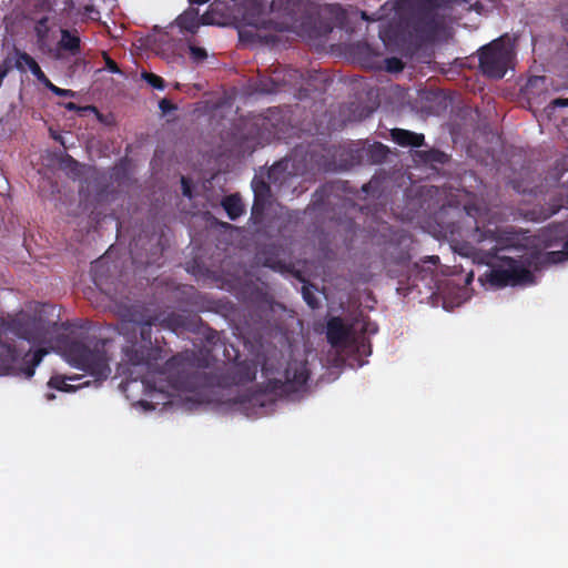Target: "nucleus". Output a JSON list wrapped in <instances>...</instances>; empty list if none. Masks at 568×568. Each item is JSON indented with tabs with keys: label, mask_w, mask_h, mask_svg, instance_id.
Segmentation results:
<instances>
[{
	"label": "nucleus",
	"mask_w": 568,
	"mask_h": 568,
	"mask_svg": "<svg viewBox=\"0 0 568 568\" xmlns=\"http://www.w3.org/2000/svg\"><path fill=\"white\" fill-rule=\"evenodd\" d=\"M102 264V260L95 261L93 265L94 284L108 295L112 302L113 312L121 318L120 333L129 335L133 333L134 341L128 339L131 344L123 348V362L132 366L150 365L154 358L152 354L159 352V348L152 347L151 327L159 322V315L152 312L145 303L133 298L130 293L118 291L111 292L103 287L104 281L97 274V268Z\"/></svg>",
	"instance_id": "1"
},
{
	"label": "nucleus",
	"mask_w": 568,
	"mask_h": 568,
	"mask_svg": "<svg viewBox=\"0 0 568 568\" xmlns=\"http://www.w3.org/2000/svg\"><path fill=\"white\" fill-rule=\"evenodd\" d=\"M0 326L4 332L37 347L33 353L28 352L23 356L22 372L27 378H31L36 367L48 354L42 346L53 341V336L58 332V323L45 318L44 305L30 304L26 308L0 317Z\"/></svg>",
	"instance_id": "2"
},
{
	"label": "nucleus",
	"mask_w": 568,
	"mask_h": 568,
	"mask_svg": "<svg viewBox=\"0 0 568 568\" xmlns=\"http://www.w3.org/2000/svg\"><path fill=\"white\" fill-rule=\"evenodd\" d=\"M311 13V0H244L243 20L247 26L282 31L302 24Z\"/></svg>",
	"instance_id": "3"
},
{
	"label": "nucleus",
	"mask_w": 568,
	"mask_h": 568,
	"mask_svg": "<svg viewBox=\"0 0 568 568\" xmlns=\"http://www.w3.org/2000/svg\"><path fill=\"white\" fill-rule=\"evenodd\" d=\"M417 6L406 21L407 37L415 49L436 42L446 31V14L450 0H399Z\"/></svg>",
	"instance_id": "4"
},
{
	"label": "nucleus",
	"mask_w": 568,
	"mask_h": 568,
	"mask_svg": "<svg viewBox=\"0 0 568 568\" xmlns=\"http://www.w3.org/2000/svg\"><path fill=\"white\" fill-rule=\"evenodd\" d=\"M207 367V359L197 356L194 351H184L165 362L164 371L169 375L171 385L185 392H195L210 385L203 368Z\"/></svg>",
	"instance_id": "5"
},
{
	"label": "nucleus",
	"mask_w": 568,
	"mask_h": 568,
	"mask_svg": "<svg viewBox=\"0 0 568 568\" xmlns=\"http://www.w3.org/2000/svg\"><path fill=\"white\" fill-rule=\"evenodd\" d=\"M108 339H99L93 346L82 341H70L65 344L63 353L67 361L97 381H104L111 374L110 357L106 352Z\"/></svg>",
	"instance_id": "6"
},
{
	"label": "nucleus",
	"mask_w": 568,
	"mask_h": 568,
	"mask_svg": "<svg viewBox=\"0 0 568 568\" xmlns=\"http://www.w3.org/2000/svg\"><path fill=\"white\" fill-rule=\"evenodd\" d=\"M479 70L489 79H503L515 60V44L506 33L477 51Z\"/></svg>",
	"instance_id": "7"
},
{
	"label": "nucleus",
	"mask_w": 568,
	"mask_h": 568,
	"mask_svg": "<svg viewBox=\"0 0 568 568\" xmlns=\"http://www.w3.org/2000/svg\"><path fill=\"white\" fill-rule=\"evenodd\" d=\"M476 245L465 244L462 246V254L471 257L479 264L491 265L498 258V252L506 247V239L497 230H480L476 226L474 234Z\"/></svg>",
	"instance_id": "8"
},
{
	"label": "nucleus",
	"mask_w": 568,
	"mask_h": 568,
	"mask_svg": "<svg viewBox=\"0 0 568 568\" xmlns=\"http://www.w3.org/2000/svg\"><path fill=\"white\" fill-rule=\"evenodd\" d=\"M303 74L288 67H276L271 75L258 74L250 82V88L255 93L276 94L290 91L302 85Z\"/></svg>",
	"instance_id": "9"
},
{
	"label": "nucleus",
	"mask_w": 568,
	"mask_h": 568,
	"mask_svg": "<svg viewBox=\"0 0 568 568\" xmlns=\"http://www.w3.org/2000/svg\"><path fill=\"white\" fill-rule=\"evenodd\" d=\"M501 261L504 267H493L484 274L485 282L491 287L503 288L531 282V272L520 261L513 257H505Z\"/></svg>",
	"instance_id": "10"
},
{
	"label": "nucleus",
	"mask_w": 568,
	"mask_h": 568,
	"mask_svg": "<svg viewBox=\"0 0 568 568\" xmlns=\"http://www.w3.org/2000/svg\"><path fill=\"white\" fill-rule=\"evenodd\" d=\"M410 237L405 233H393L389 241L385 243L383 260L385 266L392 273H402L410 262Z\"/></svg>",
	"instance_id": "11"
},
{
	"label": "nucleus",
	"mask_w": 568,
	"mask_h": 568,
	"mask_svg": "<svg viewBox=\"0 0 568 568\" xmlns=\"http://www.w3.org/2000/svg\"><path fill=\"white\" fill-rule=\"evenodd\" d=\"M257 365L254 361H242L230 366L223 375V384L226 386L246 385L256 377Z\"/></svg>",
	"instance_id": "12"
},
{
	"label": "nucleus",
	"mask_w": 568,
	"mask_h": 568,
	"mask_svg": "<svg viewBox=\"0 0 568 568\" xmlns=\"http://www.w3.org/2000/svg\"><path fill=\"white\" fill-rule=\"evenodd\" d=\"M310 378L306 362H290L284 371L283 389L285 392H298Z\"/></svg>",
	"instance_id": "13"
},
{
	"label": "nucleus",
	"mask_w": 568,
	"mask_h": 568,
	"mask_svg": "<svg viewBox=\"0 0 568 568\" xmlns=\"http://www.w3.org/2000/svg\"><path fill=\"white\" fill-rule=\"evenodd\" d=\"M326 338L335 348L346 347L351 342V327L339 316H333L326 324Z\"/></svg>",
	"instance_id": "14"
},
{
	"label": "nucleus",
	"mask_w": 568,
	"mask_h": 568,
	"mask_svg": "<svg viewBox=\"0 0 568 568\" xmlns=\"http://www.w3.org/2000/svg\"><path fill=\"white\" fill-rule=\"evenodd\" d=\"M61 38L58 41V49L68 52L72 57L81 53V39L77 30L61 29Z\"/></svg>",
	"instance_id": "15"
},
{
	"label": "nucleus",
	"mask_w": 568,
	"mask_h": 568,
	"mask_svg": "<svg viewBox=\"0 0 568 568\" xmlns=\"http://www.w3.org/2000/svg\"><path fill=\"white\" fill-rule=\"evenodd\" d=\"M392 139L400 146L419 148L424 144L425 136L405 129H393L390 131Z\"/></svg>",
	"instance_id": "16"
},
{
	"label": "nucleus",
	"mask_w": 568,
	"mask_h": 568,
	"mask_svg": "<svg viewBox=\"0 0 568 568\" xmlns=\"http://www.w3.org/2000/svg\"><path fill=\"white\" fill-rule=\"evenodd\" d=\"M16 67L19 70H24V67H27L31 73L36 77V79L44 84V82L48 81V77L45 73L41 70L38 62L27 52H17V61Z\"/></svg>",
	"instance_id": "17"
},
{
	"label": "nucleus",
	"mask_w": 568,
	"mask_h": 568,
	"mask_svg": "<svg viewBox=\"0 0 568 568\" xmlns=\"http://www.w3.org/2000/svg\"><path fill=\"white\" fill-rule=\"evenodd\" d=\"M334 189V185H323L321 189L316 190L313 194V199L311 204L307 206V212L310 214L321 213L324 206L329 203V195Z\"/></svg>",
	"instance_id": "18"
},
{
	"label": "nucleus",
	"mask_w": 568,
	"mask_h": 568,
	"mask_svg": "<svg viewBox=\"0 0 568 568\" xmlns=\"http://www.w3.org/2000/svg\"><path fill=\"white\" fill-rule=\"evenodd\" d=\"M326 11L333 18L334 22L325 23V26L321 30V33L327 34V33L332 32L334 27L344 29L346 21H347V14H346L345 10L338 4H331L326 8Z\"/></svg>",
	"instance_id": "19"
},
{
	"label": "nucleus",
	"mask_w": 568,
	"mask_h": 568,
	"mask_svg": "<svg viewBox=\"0 0 568 568\" xmlns=\"http://www.w3.org/2000/svg\"><path fill=\"white\" fill-rule=\"evenodd\" d=\"M254 203L252 206V215L263 213L265 199L270 195V185L264 181H253Z\"/></svg>",
	"instance_id": "20"
},
{
	"label": "nucleus",
	"mask_w": 568,
	"mask_h": 568,
	"mask_svg": "<svg viewBox=\"0 0 568 568\" xmlns=\"http://www.w3.org/2000/svg\"><path fill=\"white\" fill-rule=\"evenodd\" d=\"M222 206L230 220L234 221L244 213V205L239 194H231L222 200Z\"/></svg>",
	"instance_id": "21"
},
{
	"label": "nucleus",
	"mask_w": 568,
	"mask_h": 568,
	"mask_svg": "<svg viewBox=\"0 0 568 568\" xmlns=\"http://www.w3.org/2000/svg\"><path fill=\"white\" fill-rule=\"evenodd\" d=\"M176 23L182 30L193 33L199 28V18L194 12H184L178 17Z\"/></svg>",
	"instance_id": "22"
},
{
	"label": "nucleus",
	"mask_w": 568,
	"mask_h": 568,
	"mask_svg": "<svg viewBox=\"0 0 568 568\" xmlns=\"http://www.w3.org/2000/svg\"><path fill=\"white\" fill-rule=\"evenodd\" d=\"M367 153L372 163L379 164L386 159L388 149L382 143H375L371 145Z\"/></svg>",
	"instance_id": "23"
},
{
	"label": "nucleus",
	"mask_w": 568,
	"mask_h": 568,
	"mask_svg": "<svg viewBox=\"0 0 568 568\" xmlns=\"http://www.w3.org/2000/svg\"><path fill=\"white\" fill-rule=\"evenodd\" d=\"M420 158L426 163L445 164L448 161V155L445 152L436 149L423 151L420 153Z\"/></svg>",
	"instance_id": "24"
},
{
	"label": "nucleus",
	"mask_w": 568,
	"mask_h": 568,
	"mask_svg": "<svg viewBox=\"0 0 568 568\" xmlns=\"http://www.w3.org/2000/svg\"><path fill=\"white\" fill-rule=\"evenodd\" d=\"M48 386L61 392H72L75 389L74 386L68 384L67 378L61 375L52 376L48 382Z\"/></svg>",
	"instance_id": "25"
},
{
	"label": "nucleus",
	"mask_w": 568,
	"mask_h": 568,
	"mask_svg": "<svg viewBox=\"0 0 568 568\" xmlns=\"http://www.w3.org/2000/svg\"><path fill=\"white\" fill-rule=\"evenodd\" d=\"M141 78L152 88L158 90H164L165 89V81L160 75L143 71L141 73Z\"/></svg>",
	"instance_id": "26"
},
{
	"label": "nucleus",
	"mask_w": 568,
	"mask_h": 568,
	"mask_svg": "<svg viewBox=\"0 0 568 568\" xmlns=\"http://www.w3.org/2000/svg\"><path fill=\"white\" fill-rule=\"evenodd\" d=\"M2 348H3L4 353H6V363H4L3 367L6 369H9L19 359L20 354L16 349V347L10 345V344H3Z\"/></svg>",
	"instance_id": "27"
},
{
	"label": "nucleus",
	"mask_w": 568,
	"mask_h": 568,
	"mask_svg": "<svg viewBox=\"0 0 568 568\" xmlns=\"http://www.w3.org/2000/svg\"><path fill=\"white\" fill-rule=\"evenodd\" d=\"M384 69L390 73H397L403 71L404 63L399 58L390 57L383 60Z\"/></svg>",
	"instance_id": "28"
},
{
	"label": "nucleus",
	"mask_w": 568,
	"mask_h": 568,
	"mask_svg": "<svg viewBox=\"0 0 568 568\" xmlns=\"http://www.w3.org/2000/svg\"><path fill=\"white\" fill-rule=\"evenodd\" d=\"M48 22H49L48 17H42L36 22L34 32H36L38 40H40V41H43L44 39H47V37L49 34Z\"/></svg>",
	"instance_id": "29"
},
{
	"label": "nucleus",
	"mask_w": 568,
	"mask_h": 568,
	"mask_svg": "<svg viewBox=\"0 0 568 568\" xmlns=\"http://www.w3.org/2000/svg\"><path fill=\"white\" fill-rule=\"evenodd\" d=\"M568 260V240L564 244L561 251H552L547 253V261L550 263H560Z\"/></svg>",
	"instance_id": "30"
},
{
	"label": "nucleus",
	"mask_w": 568,
	"mask_h": 568,
	"mask_svg": "<svg viewBox=\"0 0 568 568\" xmlns=\"http://www.w3.org/2000/svg\"><path fill=\"white\" fill-rule=\"evenodd\" d=\"M302 295H303V298L304 301L306 302V304L312 307V308H316L318 307V300L316 298L314 292H313V286L312 285H308V284H304L303 287H302Z\"/></svg>",
	"instance_id": "31"
},
{
	"label": "nucleus",
	"mask_w": 568,
	"mask_h": 568,
	"mask_svg": "<svg viewBox=\"0 0 568 568\" xmlns=\"http://www.w3.org/2000/svg\"><path fill=\"white\" fill-rule=\"evenodd\" d=\"M264 265L282 273L291 272V264H286L285 262L273 257H266Z\"/></svg>",
	"instance_id": "32"
},
{
	"label": "nucleus",
	"mask_w": 568,
	"mask_h": 568,
	"mask_svg": "<svg viewBox=\"0 0 568 568\" xmlns=\"http://www.w3.org/2000/svg\"><path fill=\"white\" fill-rule=\"evenodd\" d=\"M354 343H355V348H356V352L358 353V355L368 356L372 354L371 342L368 339H366L365 337L355 339Z\"/></svg>",
	"instance_id": "33"
},
{
	"label": "nucleus",
	"mask_w": 568,
	"mask_h": 568,
	"mask_svg": "<svg viewBox=\"0 0 568 568\" xmlns=\"http://www.w3.org/2000/svg\"><path fill=\"white\" fill-rule=\"evenodd\" d=\"M48 90H50L54 95L58 97H70L73 98L75 95V92L68 89H61L57 85H54L49 79L43 84Z\"/></svg>",
	"instance_id": "34"
},
{
	"label": "nucleus",
	"mask_w": 568,
	"mask_h": 568,
	"mask_svg": "<svg viewBox=\"0 0 568 568\" xmlns=\"http://www.w3.org/2000/svg\"><path fill=\"white\" fill-rule=\"evenodd\" d=\"M190 55L194 62L199 63L207 58V52L204 48L190 45Z\"/></svg>",
	"instance_id": "35"
},
{
	"label": "nucleus",
	"mask_w": 568,
	"mask_h": 568,
	"mask_svg": "<svg viewBox=\"0 0 568 568\" xmlns=\"http://www.w3.org/2000/svg\"><path fill=\"white\" fill-rule=\"evenodd\" d=\"M138 246V242H134V244H131V255L134 263H140L142 265H152L156 262V257L148 256L146 258H139L138 255L134 252V248Z\"/></svg>",
	"instance_id": "36"
},
{
	"label": "nucleus",
	"mask_w": 568,
	"mask_h": 568,
	"mask_svg": "<svg viewBox=\"0 0 568 568\" xmlns=\"http://www.w3.org/2000/svg\"><path fill=\"white\" fill-rule=\"evenodd\" d=\"M103 58H104V61H105V68L108 69V71H110L111 73H121V70L119 68V65L116 64V62L111 59L108 53H103Z\"/></svg>",
	"instance_id": "37"
},
{
	"label": "nucleus",
	"mask_w": 568,
	"mask_h": 568,
	"mask_svg": "<svg viewBox=\"0 0 568 568\" xmlns=\"http://www.w3.org/2000/svg\"><path fill=\"white\" fill-rule=\"evenodd\" d=\"M159 108L163 113H169L171 111H174L176 109V105L171 102L169 99L163 98L159 102Z\"/></svg>",
	"instance_id": "38"
},
{
	"label": "nucleus",
	"mask_w": 568,
	"mask_h": 568,
	"mask_svg": "<svg viewBox=\"0 0 568 568\" xmlns=\"http://www.w3.org/2000/svg\"><path fill=\"white\" fill-rule=\"evenodd\" d=\"M181 184H182L183 195L191 197L192 196L191 185L189 183V180L185 176L181 178Z\"/></svg>",
	"instance_id": "39"
},
{
	"label": "nucleus",
	"mask_w": 568,
	"mask_h": 568,
	"mask_svg": "<svg viewBox=\"0 0 568 568\" xmlns=\"http://www.w3.org/2000/svg\"><path fill=\"white\" fill-rule=\"evenodd\" d=\"M538 83L544 84L545 83V77H534L529 79L527 84V90H530L532 87H537Z\"/></svg>",
	"instance_id": "40"
},
{
	"label": "nucleus",
	"mask_w": 568,
	"mask_h": 568,
	"mask_svg": "<svg viewBox=\"0 0 568 568\" xmlns=\"http://www.w3.org/2000/svg\"><path fill=\"white\" fill-rule=\"evenodd\" d=\"M551 104L554 106L566 108L568 106V98H557L551 102Z\"/></svg>",
	"instance_id": "41"
},
{
	"label": "nucleus",
	"mask_w": 568,
	"mask_h": 568,
	"mask_svg": "<svg viewBox=\"0 0 568 568\" xmlns=\"http://www.w3.org/2000/svg\"><path fill=\"white\" fill-rule=\"evenodd\" d=\"M168 322L170 325H181L182 321H181V316H178V315H172L168 318Z\"/></svg>",
	"instance_id": "42"
},
{
	"label": "nucleus",
	"mask_w": 568,
	"mask_h": 568,
	"mask_svg": "<svg viewBox=\"0 0 568 568\" xmlns=\"http://www.w3.org/2000/svg\"><path fill=\"white\" fill-rule=\"evenodd\" d=\"M382 18V16H378V17H372L371 14H368L366 11H363L362 12V19L365 20V21H377Z\"/></svg>",
	"instance_id": "43"
},
{
	"label": "nucleus",
	"mask_w": 568,
	"mask_h": 568,
	"mask_svg": "<svg viewBox=\"0 0 568 568\" xmlns=\"http://www.w3.org/2000/svg\"><path fill=\"white\" fill-rule=\"evenodd\" d=\"M7 74H8V69L3 65H0V87L2 85V81L7 77Z\"/></svg>",
	"instance_id": "44"
},
{
	"label": "nucleus",
	"mask_w": 568,
	"mask_h": 568,
	"mask_svg": "<svg viewBox=\"0 0 568 568\" xmlns=\"http://www.w3.org/2000/svg\"><path fill=\"white\" fill-rule=\"evenodd\" d=\"M65 109L69 110V111H75L79 108H78V105L75 103L69 102V103L65 104Z\"/></svg>",
	"instance_id": "45"
},
{
	"label": "nucleus",
	"mask_w": 568,
	"mask_h": 568,
	"mask_svg": "<svg viewBox=\"0 0 568 568\" xmlns=\"http://www.w3.org/2000/svg\"><path fill=\"white\" fill-rule=\"evenodd\" d=\"M427 258H428V262H430L434 265H436L439 262V257L437 255H432V256H428Z\"/></svg>",
	"instance_id": "46"
},
{
	"label": "nucleus",
	"mask_w": 568,
	"mask_h": 568,
	"mask_svg": "<svg viewBox=\"0 0 568 568\" xmlns=\"http://www.w3.org/2000/svg\"><path fill=\"white\" fill-rule=\"evenodd\" d=\"M562 27L568 32V14L562 18Z\"/></svg>",
	"instance_id": "47"
},
{
	"label": "nucleus",
	"mask_w": 568,
	"mask_h": 568,
	"mask_svg": "<svg viewBox=\"0 0 568 568\" xmlns=\"http://www.w3.org/2000/svg\"><path fill=\"white\" fill-rule=\"evenodd\" d=\"M191 3H195V4H204L206 3L209 0H190Z\"/></svg>",
	"instance_id": "48"
},
{
	"label": "nucleus",
	"mask_w": 568,
	"mask_h": 568,
	"mask_svg": "<svg viewBox=\"0 0 568 568\" xmlns=\"http://www.w3.org/2000/svg\"><path fill=\"white\" fill-rule=\"evenodd\" d=\"M364 50H365L367 53H372V48H371V45H368V44H365Z\"/></svg>",
	"instance_id": "49"
},
{
	"label": "nucleus",
	"mask_w": 568,
	"mask_h": 568,
	"mask_svg": "<svg viewBox=\"0 0 568 568\" xmlns=\"http://www.w3.org/2000/svg\"><path fill=\"white\" fill-rule=\"evenodd\" d=\"M368 189H369V184H364V185L362 186L363 192H366V193H367V192H368Z\"/></svg>",
	"instance_id": "50"
},
{
	"label": "nucleus",
	"mask_w": 568,
	"mask_h": 568,
	"mask_svg": "<svg viewBox=\"0 0 568 568\" xmlns=\"http://www.w3.org/2000/svg\"><path fill=\"white\" fill-rule=\"evenodd\" d=\"M158 244H160V242H158ZM156 251H158L159 253H162V248H161L159 245H156Z\"/></svg>",
	"instance_id": "51"
},
{
	"label": "nucleus",
	"mask_w": 568,
	"mask_h": 568,
	"mask_svg": "<svg viewBox=\"0 0 568 568\" xmlns=\"http://www.w3.org/2000/svg\"><path fill=\"white\" fill-rule=\"evenodd\" d=\"M212 338H213V334H210V335L207 336V341H211Z\"/></svg>",
	"instance_id": "52"
},
{
	"label": "nucleus",
	"mask_w": 568,
	"mask_h": 568,
	"mask_svg": "<svg viewBox=\"0 0 568 568\" xmlns=\"http://www.w3.org/2000/svg\"><path fill=\"white\" fill-rule=\"evenodd\" d=\"M52 398H54V395H53V394L48 395V399H52Z\"/></svg>",
	"instance_id": "53"
}]
</instances>
